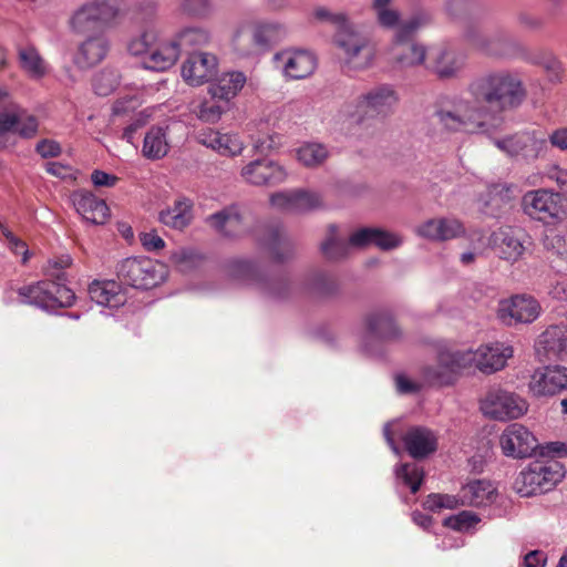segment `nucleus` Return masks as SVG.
I'll return each instance as SVG.
<instances>
[{
	"instance_id": "nucleus-1",
	"label": "nucleus",
	"mask_w": 567,
	"mask_h": 567,
	"mask_svg": "<svg viewBox=\"0 0 567 567\" xmlns=\"http://www.w3.org/2000/svg\"><path fill=\"white\" fill-rule=\"evenodd\" d=\"M470 95L481 105L504 112L517 109L526 99L527 92L517 73L498 70L487 72L473 80L467 89Z\"/></svg>"
},
{
	"instance_id": "nucleus-2",
	"label": "nucleus",
	"mask_w": 567,
	"mask_h": 567,
	"mask_svg": "<svg viewBox=\"0 0 567 567\" xmlns=\"http://www.w3.org/2000/svg\"><path fill=\"white\" fill-rule=\"evenodd\" d=\"M398 102L399 94L394 86L382 83L360 94L354 103L343 104L339 113L360 125L368 118H385L391 115Z\"/></svg>"
},
{
	"instance_id": "nucleus-3",
	"label": "nucleus",
	"mask_w": 567,
	"mask_h": 567,
	"mask_svg": "<svg viewBox=\"0 0 567 567\" xmlns=\"http://www.w3.org/2000/svg\"><path fill=\"white\" fill-rule=\"evenodd\" d=\"M443 130L452 133H477L487 130V107L471 99L460 97L436 111Z\"/></svg>"
},
{
	"instance_id": "nucleus-4",
	"label": "nucleus",
	"mask_w": 567,
	"mask_h": 567,
	"mask_svg": "<svg viewBox=\"0 0 567 567\" xmlns=\"http://www.w3.org/2000/svg\"><path fill=\"white\" fill-rule=\"evenodd\" d=\"M334 43L339 49V60L343 72H361L372 66L375 48L369 38L351 24L337 31Z\"/></svg>"
},
{
	"instance_id": "nucleus-5",
	"label": "nucleus",
	"mask_w": 567,
	"mask_h": 567,
	"mask_svg": "<svg viewBox=\"0 0 567 567\" xmlns=\"http://www.w3.org/2000/svg\"><path fill=\"white\" fill-rule=\"evenodd\" d=\"M52 276L55 280H43L19 288L20 302L35 306L45 311L72 307L75 293L63 284L65 281L64 274L59 271Z\"/></svg>"
},
{
	"instance_id": "nucleus-6",
	"label": "nucleus",
	"mask_w": 567,
	"mask_h": 567,
	"mask_svg": "<svg viewBox=\"0 0 567 567\" xmlns=\"http://www.w3.org/2000/svg\"><path fill=\"white\" fill-rule=\"evenodd\" d=\"M224 270L234 280L255 285L260 293L275 301L288 299L293 289L286 277L264 278L257 266L248 259H230L225 264Z\"/></svg>"
},
{
	"instance_id": "nucleus-7",
	"label": "nucleus",
	"mask_w": 567,
	"mask_h": 567,
	"mask_svg": "<svg viewBox=\"0 0 567 567\" xmlns=\"http://www.w3.org/2000/svg\"><path fill=\"white\" fill-rule=\"evenodd\" d=\"M565 476L563 464L556 460L535 461L515 478L514 489L523 497L550 491Z\"/></svg>"
},
{
	"instance_id": "nucleus-8",
	"label": "nucleus",
	"mask_w": 567,
	"mask_h": 567,
	"mask_svg": "<svg viewBox=\"0 0 567 567\" xmlns=\"http://www.w3.org/2000/svg\"><path fill=\"white\" fill-rule=\"evenodd\" d=\"M494 145L512 159L532 164L548 153L546 134L540 130H525L494 140Z\"/></svg>"
},
{
	"instance_id": "nucleus-9",
	"label": "nucleus",
	"mask_w": 567,
	"mask_h": 567,
	"mask_svg": "<svg viewBox=\"0 0 567 567\" xmlns=\"http://www.w3.org/2000/svg\"><path fill=\"white\" fill-rule=\"evenodd\" d=\"M121 282L136 289H151L161 284L166 276L163 264L147 257H130L116 266Z\"/></svg>"
},
{
	"instance_id": "nucleus-10",
	"label": "nucleus",
	"mask_w": 567,
	"mask_h": 567,
	"mask_svg": "<svg viewBox=\"0 0 567 567\" xmlns=\"http://www.w3.org/2000/svg\"><path fill=\"white\" fill-rule=\"evenodd\" d=\"M482 413L496 421L517 420L528 411L527 401L501 386L489 388L480 401Z\"/></svg>"
},
{
	"instance_id": "nucleus-11",
	"label": "nucleus",
	"mask_w": 567,
	"mask_h": 567,
	"mask_svg": "<svg viewBox=\"0 0 567 567\" xmlns=\"http://www.w3.org/2000/svg\"><path fill=\"white\" fill-rule=\"evenodd\" d=\"M287 29L279 22H264L257 24L252 32H238L234 38L236 51L244 56L257 54L269 50L272 45L284 40Z\"/></svg>"
},
{
	"instance_id": "nucleus-12",
	"label": "nucleus",
	"mask_w": 567,
	"mask_h": 567,
	"mask_svg": "<svg viewBox=\"0 0 567 567\" xmlns=\"http://www.w3.org/2000/svg\"><path fill=\"white\" fill-rule=\"evenodd\" d=\"M522 206L525 214L540 221L559 219L563 214L560 194L546 188L527 192L522 198Z\"/></svg>"
},
{
	"instance_id": "nucleus-13",
	"label": "nucleus",
	"mask_w": 567,
	"mask_h": 567,
	"mask_svg": "<svg viewBox=\"0 0 567 567\" xmlns=\"http://www.w3.org/2000/svg\"><path fill=\"white\" fill-rule=\"evenodd\" d=\"M502 452L507 457L526 458L538 449L535 435L523 424L512 423L499 436Z\"/></svg>"
},
{
	"instance_id": "nucleus-14",
	"label": "nucleus",
	"mask_w": 567,
	"mask_h": 567,
	"mask_svg": "<svg viewBox=\"0 0 567 567\" xmlns=\"http://www.w3.org/2000/svg\"><path fill=\"white\" fill-rule=\"evenodd\" d=\"M240 176L254 186H275L286 181L287 172L272 159L257 158L243 166Z\"/></svg>"
},
{
	"instance_id": "nucleus-15",
	"label": "nucleus",
	"mask_w": 567,
	"mask_h": 567,
	"mask_svg": "<svg viewBox=\"0 0 567 567\" xmlns=\"http://www.w3.org/2000/svg\"><path fill=\"white\" fill-rule=\"evenodd\" d=\"M540 312V306L536 299L529 296H515L499 302L498 318L507 326L517 323H530Z\"/></svg>"
},
{
	"instance_id": "nucleus-16",
	"label": "nucleus",
	"mask_w": 567,
	"mask_h": 567,
	"mask_svg": "<svg viewBox=\"0 0 567 567\" xmlns=\"http://www.w3.org/2000/svg\"><path fill=\"white\" fill-rule=\"evenodd\" d=\"M19 121L23 125L18 130V136L23 140H31L39 131L38 117L28 112L17 103H9L0 110V136L10 134Z\"/></svg>"
},
{
	"instance_id": "nucleus-17",
	"label": "nucleus",
	"mask_w": 567,
	"mask_h": 567,
	"mask_svg": "<svg viewBox=\"0 0 567 567\" xmlns=\"http://www.w3.org/2000/svg\"><path fill=\"white\" fill-rule=\"evenodd\" d=\"M218 61L208 52H194L182 66V76L190 85L197 86L212 81L217 75Z\"/></svg>"
},
{
	"instance_id": "nucleus-18",
	"label": "nucleus",
	"mask_w": 567,
	"mask_h": 567,
	"mask_svg": "<svg viewBox=\"0 0 567 567\" xmlns=\"http://www.w3.org/2000/svg\"><path fill=\"white\" fill-rule=\"evenodd\" d=\"M284 75L291 80H300L311 75L317 66L316 56L307 50H284L275 54Z\"/></svg>"
},
{
	"instance_id": "nucleus-19",
	"label": "nucleus",
	"mask_w": 567,
	"mask_h": 567,
	"mask_svg": "<svg viewBox=\"0 0 567 567\" xmlns=\"http://www.w3.org/2000/svg\"><path fill=\"white\" fill-rule=\"evenodd\" d=\"M388 56L389 61L399 68H412L424 63L426 49L423 44L414 42L413 38L394 33Z\"/></svg>"
},
{
	"instance_id": "nucleus-20",
	"label": "nucleus",
	"mask_w": 567,
	"mask_h": 567,
	"mask_svg": "<svg viewBox=\"0 0 567 567\" xmlns=\"http://www.w3.org/2000/svg\"><path fill=\"white\" fill-rule=\"evenodd\" d=\"M471 368L475 367L485 374H492L506 365L507 359L513 355V348L502 342L486 343L472 350Z\"/></svg>"
},
{
	"instance_id": "nucleus-21",
	"label": "nucleus",
	"mask_w": 567,
	"mask_h": 567,
	"mask_svg": "<svg viewBox=\"0 0 567 567\" xmlns=\"http://www.w3.org/2000/svg\"><path fill=\"white\" fill-rule=\"evenodd\" d=\"M270 204L280 210L300 214L320 208L322 198L318 193L297 189L272 194Z\"/></svg>"
},
{
	"instance_id": "nucleus-22",
	"label": "nucleus",
	"mask_w": 567,
	"mask_h": 567,
	"mask_svg": "<svg viewBox=\"0 0 567 567\" xmlns=\"http://www.w3.org/2000/svg\"><path fill=\"white\" fill-rule=\"evenodd\" d=\"M567 388V368L546 367L532 375L529 389L535 395H554Z\"/></svg>"
},
{
	"instance_id": "nucleus-23",
	"label": "nucleus",
	"mask_w": 567,
	"mask_h": 567,
	"mask_svg": "<svg viewBox=\"0 0 567 567\" xmlns=\"http://www.w3.org/2000/svg\"><path fill=\"white\" fill-rule=\"evenodd\" d=\"M348 239L349 245L353 248L375 246L382 250H391L402 244V239L396 234L374 227L357 229Z\"/></svg>"
},
{
	"instance_id": "nucleus-24",
	"label": "nucleus",
	"mask_w": 567,
	"mask_h": 567,
	"mask_svg": "<svg viewBox=\"0 0 567 567\" xmlns=\"http://www.w3.org/2000/svg\"><path fill=\"white\" fill-rule=\"evenodd\" d=\"M416 233L419 236L435 240L446 241L454 238H458L465 233L463 224L451 217L431 218L422 223Z\"/></svg>"
},
{
	"instance_id": "nucleus-25",
	"label": "nucleus",
	"mask_w": 567,
	"mask_h": 567,
	"mask_svg": "<svg viewBox=\"0 0 567 567\" xmlns=\"http://www.w3.org/2000/svg\"><path fill=\"white\" fill-rule=\"evenodd\" d=\"M71 200L84 220L94 225H102L107 220L109 207L106 203L91 192L76 190L71 195Z\"/></svg>"
},
{
	"instance_id": "nucleus-26",
	"label": "nucleus",
	"mask_w": 567,
	"mask_h": 567,
	"mask_svg": "<svg viewBox=\"0 0 567 567\" xmlns=\"http://www.w3.org/2000/svg\"><path fill=\"white\" fill-rule=\"evenodd\" d=\"M538 354H544L548 360L567 359V324L551 326L538 338L536 343Z\"/></svg>"
},
{
	"instance_id": "nucleus-27",
	"label": "nucleus",
	"mask_w": 567,
	"mask_h": 567,
	"mask_svg": "<svg viewBox=\"0 0 567 567\" xmlns=\"http://www.w3.org/2000/svg\"><path fill=\"white\" fill-rule=\"evenodd\" d=\"M260 243L276 262H285L295 256V245L280 225L268 227Z\"/></svg>"
},
{
	"instance_id": "nucleus-28",
	"label": "nucleus",
	"mask_w": 567,
	"mask_h": 567,
	"mask_svg": "<svg viewBox=\"0 0 567 567\" xmlns=\"http://www.w3.org/2000/svg\"><path fill=\"white\" fill-rule=\"evenodd\" d=\"M402 441L409 455L415 460L424 458L437 449L435 434L423 426L410 427L404 433Z\"/></svg>"
},
{
	"instance_id": "nucleus-29",
	"label": "nucleus",
	"mask_w": 567,
	"mask_h": 567,
	"mask_svg": "<svg viewBox=\"0 0 567 567\" xmlns=\"http://www.w3.org/2000/svg\"><path fill=\"white\" fill-rule=\"evenodd\" d=\"M196 140L199 144L209 147L224 156H236L244 150V143L237 135L221 134L212 128L198 131Z\"/></svg>"
},
{
	"instance_id": "nucleus-30",
	"label": "nucleus",
	"mask_w": 567,
	"mask_h": 567,
	"mask_svg": "<svg viewBox=\"0 0 567 567\" xmlns=\"http://www.w3.org/2000/svg\"><path fill=\"white\" fill-rule=\"evenodd\" d=\"M89 295L91 300L109 308H118L126 301L121 284L115 280H94L89 286Z\"/></svg>"
},
{
	"instance_id": "nucleus-31",
	"label": "nucleus",
	"mask_w": 567,
	"mask_h": 567,
	"mask_svg": "<svg viewBox=\"0 0 567 567\" xmlns=\"http://www.w3.org/2000/svg\"><path fill=\"white\" fill-rule=\"evenodd\" d=\"M462 506H487L496 498V488L489 481L475 480L468 482L460 491Z\"/></svg>"
},
{
	"instance_id": "nucleus-32",
	"label": "nucleus",
	"mask_w": 567,
	"mask_h": 567,
	"mask_svg": "<svg viewBox=\"0 0 567 567\" xmlns=\"http://www.w3.org/2000/svg\"><path fill=\"white\" fill-rule=\"evenodd\" d=\"M109 42L102 35L86 39L74 56V62L80 69H90L99 64L107 54Z\"/></svg>"
},
{
	"instance_id": "nucleus-33",
	"label": "nucleus",
	"mask_w": 567,
	"mask_h": 567,
	"mask_svg": "<svg viewBox=\"0 0 567 567\" xmlns=\"http://www.w3.org/2000/svg\"><path fill=\"white\" fill-rule=\"evenodd\" d=\"M367 329L370 337L382 341L399 340L402 336L391 313L388 311H377L367 318Z\"/></svg>"
},
{
	"instance_id": "nucleus-34",
	"label": "nucleus",
	"mask_w": 567,
	"mask_h": 567,
	"mask_svg": "<svg viewBox=\"0 0 567 567\" xmlns=\"http://www.w3.org/2000/svg\"><path fill=\"white\" fill-rule=\"evenodd\" d=\"M465 66V56L450 49H439L433 56V72L443 80L458 76Z\"/></svg>"
},
{
	"instance_id": "nucleus-35",
	"label": "nucleus",
	"mask_w": 567,
	"mask_h": 567,
	"mask_svg": "<svg viewBox=\"0 0 567 567\" xmlns=\"http://www.w3.org/2000/svg\"><path fill=\"white\" fill-rule=\"evenodd\" d=\"M179 56L178 48L169 42H155L151 53L144 58L143 65L145 69L163 72L172 68Z\"/></svg>"
},
{
	"instance_id": "nucleus-36",
	"label": "nucleus",
	"mask_w": 567,
	"mask_h": 567,
	"mask_svg": "<svg viewBox=\"0 0 567 567\" xmlns=\"http://www.w3.org/2000/svg\"><path fill=\"white\" fill-rule=\"evenodd\" d=\"M209 223L225 237H237L243 230V219L236 206L226 207L209 216Z\"/></svg>"
},
{
	"instance_id": "nucleus-37",
	"label": "nucleus",
	"mask_w": 567,
	"mask_h": 567,
	"mask_svg": "<svg viewBox=\"0 0 567 567\" xmlns=\"http://www.w3.org/2000/svg\"><path fill=\"white\" fill-rule=\"evenodd\" d=\"M519 231L513 228H501L494 234V244L498 249L501 258L516 261L524 252L525 247Z\"/></svg>"
},
{
	"instance_id": "nucleus-38",
	"label": "nucleus",
	"mask_w": 567,
	"mask_h": 567,
	"mask_svg": "<svg viewBox=\"0 0 567 567\" xmlns=\"http://www.w3.org/2000/svg\"><path fill=\"white\" fill-rule=\"evenodd\" d=\"M193 219V202L186 197H179L174 205L159 213V221L165 226L183 229Z\"/></svg>"
},
{
	"instance_id": "nucleus-39",
	"label": "nucleus",
	"mask_w": 567,
	"mask_h": 567,
	"mask_svg": "<svg viewBox=\"0 0 567 567\" xmlns=\"http://www.w3.org/2000/svg\"><path fill=\"white\" fill-rule=\"evenodd\" d=\"M472 350H442L437 354V359L443 367L444 372L441 374L443 378H452L453 381L465 369L471 368V360L473 359Z\"/></svg>"
},
{
	"instance_id": "nucleus-40",
	"label": "nucleus",
	"mask_w": 567,
	"mask_h": 567,
	"mask_svg": "<svg viewBox=\"0 0 567 567\" xmlns=\"http://www.w3.org/2000/svg\"><path fill=\"white\" fill-rule=\"evenodd\" d=\"M246 75L239 71L224 73L217 79V82L209 87V92L214 99L230 100L245 85Z\"/></svg>"
},
{
	"instance_id": "nucleus-41",
	"label": "nucleus",
	"mask_w": 567,
	"mask_h": 567,
	"mask_svg": "<svg viewBox=\"0 0 567 567\" xmlns=\"http://www.w3.org/2000/svg\"><path fill=\"white\" fill-rule=\"evenodd\" d=\"M168 150L166 130L161 126L151 127L143 141V156L148 159H159L168 153Z\"/></svg>"
},
{
	"instance_id": "nucleus-42",
	"label": "nucleus",
	"mask_w": 567,
	"mask_h": 567,
	"mask_svg": "<svg viewBox=\"0 0 567 567\" xmlns=\"http://www.w3.org/2000/svg\"><path fill=\"white\" fill-rule=\"evenodd\" d=\"M210 41L208 30L202 27H186L181 29L172 40L178 52L204 47Z\"/></svg>"
},
{
	"instance_id": "nucleus-43",
	"label": "nucleus",
	"mask_w": 567,
	"mask_h": 567,
	"mask_svg": "<svg viewBox=\"0 0 567 567\" xmlns=\"http://www.w3.org/2000/svg\"><path fill=\"white\" fill-rule=\"evenodd\" d=\"M105 29L111 25L120 12V0H89L82 4Z\"/></svg>"
},
{
	"instance_id": "nucleus-44",
	"label": "nucleus",
	"mask_w": 567,
	"mask_h": 567,
	"mask_svg": "<svg viewBox=\"0 0 567 567\" xmlns=\"http://www.w3.org/2000/svg\"><path fill=\"white\" fill-rule=\"evenodd\" d=\"M349 239L344 240L338 236L336 225L328 227L327 238L322 241L320 249L324 258L329 260H339L344 258L350 249Z\"/></svg>"
},
{
	"instance_id": "nucleus-45",
	"label": "nucleus",
	"mask_w": 567,
	"mask_h": 567,
	"mask_svg": "<svg viewBox=\"0 0 567 567\" xmlns=\"http://www.w3.org/2000/svg\"><path fill=\"white\" fill-rule=\"evenodd\" d=\"M307 288L318 297L329 298L338 293L339 284L333 275L317 271L308 278Z\"/></svg>"
},
{
	"instance_id": "nucleus-46",
	"label": "nucleus",
	"mask_w": 567,
	"mask_h": 567,
	"mask_svg": "<svg viewBox=\"0 0 567 567\" xmlns=\"http://www.w3.org/2000/svg\"><path fill=\"white\" fill-rule=\"evenodd\" d=\"M464 39L471 48L486 54V55H499L498 47L492 44L491 33L482 31L476 25H467L464 30Z\"/></svg>"
},
{
	"instance_id": "nucleus-47",
	"label": "nucleus",
	"mask_w": 567,
	"mask_h": 567,
	"mask_svg": "<svg viewBox=\"0 0 567 567\" xmlns=\"http://www.w3.org/2000/svg\"><path fill=\"white\" fill-rule=\"evenodd\" d=\"M19 61L21 68L33 78H41L45 74V62L34 47L20 48Z\"/></svg>"
},
{
	"instance_id": "nucleus-48",
	"label": "nucleus",
	"mask_w": 567,
	"mask_h": 567,
	"mask_svg": "<svg viewBox=\"0 0 567 567\" xmlns=\"http://www.w3.org/2000/svg\"><path fill=\"white\" fill-rule=\"evenodd\" d=\"M71 29L79 34L97 32L104 28L97 22L96 17L92 16L83 6H81L70 19Z\"/></svg>"
},
{
	"instance_id": "nucleus-49",
	"label": "nucleus",
	"mask_w": 567,
	"mask_h": 567,
	"mask_svg": "<svg viewBox=\"0 0 567 567\" xmlns=\"http://www.w3.org/2000/svg\"><path fill=\"white\" fill-rule=\"evenodd\" d=\"M327 157L328 151L326 146L318 143L305 144L297 151L298 161L307 167L321 165L327 159Z\"/></svg>"
},
{
	"instance_id": "nucleus-50",
	"label": "nucleus",
	"mask_w": 567,
	"mask_h": 567,
	"mask_svg": "<svg viewBox=\"0 0 567 567\" xmlns=\"http://www.w3.org/2000/svg\"><path fill=\"white\" fill-rule=\"evenodd\" d=\"M396 477L408 485L413 494H415L424 478L423 470L416 464H402L395 470Z\"/></svg>"
},
{
	"instance_id": "nucleus-51",
	"label": "nucleus",
	"mask_w": 567,
	"mask_h": 567,
	"mask_svg": "<svg viewBox=\"0 0 567 567\" xmlns=\"http://www.w3.org/2000/svg\"><path fill=\"white\" fill-rule=\"evenodd\" d=\"M431 21L432 16L430 12L424 10L417 11L409 20L400 23L395 33H399L400 37L413 38L419 29L430 24Z\"/></svg>"
},
{
	"instance_id": "nucleus-52",
	"label": "nucleus",
	"mask_w": 567,
	"mask_h": 567,
	"mask_svg": "<svg viewBox=\"0 0 567 567\" xmlns=\"http://www.w3.org/2000/svg\"><path fill=\"white\" fill-rule=\"evenodd\" d=\"M181 10L190 18L207 19L212 16L214 7L209 0H183Z\"/></svg>"
},
{
	"instance_id": "nucleus-53",
	"label": "nucleus",
	"mask_w": 567,
	"mask_h": 567,
	"mask_svg": "<svg viewBox=\"0 0 567 567\" xmlns=\"http://www.w3.org/2000/svg\"><path fill=\"white\" fill-rule=\"evenodd\" d=\"M157 40V33L154 30H147L143 32L138 38L131 40L127 49L133 55L147 56Z\"/></svg>"
},
{
	"instance_id": "nucleus-54",
	"label": "nucleus",
	"mask_w": 567,
	"mask_h": 567,
	"mask_svg": "<svg viewBox=\"0 0 567 567\" xmlns=\"http://www.w3.org/2000/svg\"><path fill=\"white\" fill-rule=\"evenodd\" d=\"M118 85V75L115 71L103 70L95 75L93 89L97 95L106 96Z\"/></svg>"
},
{
	"instance_id": "nucleus-55",
	"label": "nucleus",
	"mask_w": 567,
	"mask_h": 567,
	"mask_svg": "<svg viewBox=\"0 0 567 567\" xmlns=\"http://www.w3.org/2000/svg\"><path fill=\"white\" fill-rule=\"evenodd\" d=\"M478 522L480 517L476 514L470 511H463L456 515L446 517L443 524L452 529L464 532L474 527Z\"/></svg>"
},
{
	"instance_id": "nucleus-56",
	"label": "nucleus",
	"mask_w": 567,
	"mask_h": 567,
	"mask_svg": "<svg viewBox=\"0 0 567 567\" xmlns=\"http://www.w3.org/2000/svg\"><path fill=\"white\" fill-rule=\"evenodd\" d=\"M457 506H462L460 495L430 494L424 502V507L432 512H436L442 508L453 509Z\"/></svg>"
},
{
	"instance_id": "nucleus-57",
	"label": "nucleus",
	"mask_w": 567,
	"mask_h": 567,
	"mask_svg": "<svg viewBox=\"0 0 567 567\" xmlns=\"http://www.w3.org/2000/svg\"><path fill=\"white\" fill-rule=\"evenodd\" d=\"M171 260L181 271H188L198 265L200 256L190 248H181L172 254Z\"/></svg>"
},
{
	"instance_id": "nucleus-58",
	"label": "nucleus",
	"mask_w": 567,
	"mask_h": 567,
	"mask_svg": "<svg viewBox=\"0 0 567 567\" xmlns=\"http://www.w3.org/2000/svg\"><path fill=\"white\" fill-rule=\"evenodd\" d=\"M444 372L443 367L441 365L440 360H436L435 364H430L423 368L422 375L426 383L429 384H451L453 383L452 378H443L441 374Z\"/></svg>"
},
{
	"instance_id": "nucleus-59",
	"label": "nucleus",
	"mask_w": 567,
	"mask_h": 567,
	"mask_svg": "<svg viewBox=\"0 0 567 567\" xmlns=\"http://www.w3.org/2000/svg\"><path fill=\"white\" fill-rule=\"evenodd\" d=\"M223 113L224 109L219 104H217L216 102L206 101L198 106V111L196 114L200 121L207 123H216L220 118Z\"/></svg>"
},
{
	"instance_id": "nucleus-60",
	"label": "nucleus",
	"mask_w": 567,
	"mask_h": 567,
	"mask_svg": "<svg viewBox=\"0 0 567 567\" xmlns=\"http://www.w3.org/2000/svg\"><path fill=\"white\" fill-rule=\"evenodd\" d=\"M280 145V137L277 134L260 135L254 140V150L260 154H267Z\"/></svg>"
},
{
	"instance_id": "nucleus-61",
	"label": "nucleus",
	"mask_w": 567,
	"mask_h": 567,
	"mask_svg": "<svg viewBox=\"0 0 567 567\" xmlns=\"http://www.w3.org/2000/svg\"><path fill=\"white\" fill-rule=\"evenodd\" d=\"M140 240L144 249L147 251H158L165 247V241L156 230L141 233Z\"/></svg>"
},
{
	"instance_id": "nucleus-62",
	"label": "nucleus",
	"mask_w": 567,
	"mask_h": 567,
	"mask_svg": "<svg viewBox=\"0 0 567 567\" xmlns=\"http://www.w3.org/2000/svg\"><path fill=\"white\" fill-rule=\"evenodd\" d=\"M375 11H377L378 21L382 27L388 28V29H392L395 27L399 28L401 14L398 10L386 7V8L375 10Z\"/></svg>"
},
{
	"instance_id": "nucleus-63",
	"label": "nucleus",
	"mask_w": 567,
	"mask_h": 567,
	"mask_svg": "<svg viewBox=\"0 0 567 567\" xmlns=\"http://www.w3.org/2000/svg\"><path fill=\"white\" fill-rule=\"evenodd\" d=\"M140 105V101L134 95H127L124 97L117 99L113 104V114L114 115H124L128 114L137 109Z\"/></svg>"
},
{
	"instance_id": "nucleus-64",
	"label": "nucleus",
	"mask_w": 567,
	"mask_h": 567,
	"mask_svg": "<svg viewBox=\"0 0 567 567\" xmlns=\"http://www.w3.org/2000/svg\"><path fill=\"white\" fill-rule=\"evenodd\" d=\"M545 175L548 179L555 182L561 192L567 193V169L550 165L546 168Z\"/></svg>"
}]
</instances>
